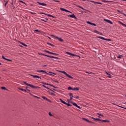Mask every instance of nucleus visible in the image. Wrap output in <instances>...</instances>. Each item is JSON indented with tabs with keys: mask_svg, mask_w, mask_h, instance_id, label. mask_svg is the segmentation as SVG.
<instances>
[{
	"mask_svg": "<svg viewBox=\"0 0 126 126\" xmlns=\"http://www.w3.org/2000/svg\"><path fill=\"white\" fill-rule=\"evenodd\" d=\"M54 94L53 93H51V95H54Z\"/></svg>",
	"mask_w": 126,
	"mask_h": 126,
	"instance_id": "nucleus-63",
	"label": "nucleus"
},
{
	"mask_svg": "<svg viewBox=\"0 0 126 126\" xmlns=\"http://www.w3.org/2000/svg\"><path fill=\"white\" fill-rule=\"evenodd\" d=\"M106 74H107V76L108 77V78H112V75L110 74H109L108 72H106Z\"/></svg>",
	"mask_w": 126,
	"mask_h": 126,
	"instance_id": "nucleus-16",
	"label": "nucleus"
},
{
	"mask_svg": "<svg viewBox=\"0 0 126 126\" xmlns=\"http://www.w3.org/2000/svg\"><path fill=\"white\" fill-rule=\"evenodd\" d=\"M40 20L45 22H47L48 20V19H44V20H43V19H40Z\"/></svg>",
	"mask_w": 126,
	"mask_h": 126,
	"instance_id": "nucleus-17",
	"label": "nucleus"
},
{
	"mask_svg": "<svg viewBox=\"0 0 126 126\" xmlns=\"http://www.w3.org/2000/svg\"><path fill=\"white\" fill-rule=\"evenodd\" d=\"M68 16L69 17H71L72 18H76V17H75V16L74 14H73L72 15H68Z\"/></svg>",
	"mask_w": 126,
	"mask_h": 126,
	"instance_id": "nucleus-15",
	"label": "nucleus"
},
{
	"mask_svg": "<svg viewBox=\"0 0 126 126\" xmlns=\"http://www.w3.org/2000/svg\"><path fill=\"white\" fill-rule=\"evenodd\" d=\"M46 100L49 101V102H51V101L48 98H47V100Z\"/></svg>",
	"mask_w": 126,
	"mask_h": 126,
	"instance_id": "nucleus-50",
	"label": "nucleus"
},
{
	"mask_svg": "<svg viewBox=\"0 0 126 126\" xmlns=\"http://www.w3.org/2000/svg\"><path fill=\"white\" fill-rule=\"evenodd\" d=\"M49 73L56 75V74H55V73H53V72H49Z\"/></svg>",
	"mask_w": 126,
	"mask_h": 126,
	"instance_id": "nucleus-52",
	"label": "nucleus"
},
{
	"mask_svg": "<svg viewBox=\"0 0 126 126\" xmlns=\"http://www.w3.org/2000/svg\"><path fill=\"white\" fill-rule=\"evenodd\" d=\"M104 21H105L106 22H107L111 25L113 24V22H111L110 20H107L106 19H104Z\"/></svg>",
	"mask_w": 126,
	"mask_h": 126,
	"instance_id": "nucleus-9",
	"label": "nucleus"
},
{
	"mask_svg": "<svg viewBox=\"0 0 126 126\" xmlns=\"http://www.w3.org/2000/svg\"><path fill=\"white\" fill-rule=\"evenodd\" d=\"M60 100L61 101V102L62 103H63V104H66V102H65V101H64L62 99H60Z\"/></svg>",
	"mask_w": 126,
	"mask_h": 126,
	"instance_id": "nucleus-23",
	"label": "nucleus"
},
{
	"mask_svg": "<svg viewBox=\"0 0 126 126\" xmlns=\"http://www.w3.org/2000/svg\"><path fill=\"white\" fill-rule=\"evenodd\" d=\"M49 58H50L56 59H57V60L59 59V58H58V57H54V56H50Z\"/></svg>",
	"mask_w": 126,
	"mask_h": 126,
	"instance_id": "nucleus-22",
	"label": "nucleus"
},
{
	"mask_svg": "<svg viewBox=\"0 0 126 126\" xmlns=\"http://www.w3.org/2000/svg\"><path fill=\"white\" fill-rule=\"evenodd\" d=\"M47 44L49 45H50V46H51L52 47L54 46V45H53L52 44H50V43H47Z\"/></svg>",
	"mask_w": 126,
	"mask_h": 126,
	"instance_id": "nucleus-34",
	"label": "nucleus"
},
{
	"mask_svg": "<svg viewBox=\"0 0 126 126\" xmlns=\"http://www.w3.org/2000/svg\"><path fill=\"white\" fill-rule=\"evenodd\" d=\"M65 105H66L67 106H72V105H70V104L67 103H66V104H65Z\"/></svg>",
	"mask_w": 126,
	"mask_h": 126,
	"instance_id": "nucleus-35",
	"label": "nucleus"
},
{
	"mask_svg": "<svg viewBox=\"0 0 126 126\" xmlns=\"http://www.w3.org/2000/svg\"><path fill=\"white\" fill-rule=\"evenodd\" d=\"M37 3H38L39 5H42L43 6H47V4H45V3H41L40 2H37Z\"/></svg>",
	"mask_w": 126,
	"mask_h": 126,
	"instance_id": "nucleus-10",
	"label": "nucleus"
},
{
	"mask_svg": "<svg viewBox=\"0 0 126 126\" xmlns=\"http://www.w3.org/2000/svg\"><path fill=\"white\" fill-rule=\"evenodd\" d=\"M31 76L33 77L34 78H37V79H40V77L37 76V75H31Z\"/></svg>",
	"mask_w": 126,
	"mask_h": 126,
	"instance_id": "nucleus-13",
	"label": "nucleus"
},
{
	"mask_svg": "<svg viewBox=\"0 0 126 126\" xmlns=\"http://www.w3.org/2000/svg\"><path fill=\"white\" fill-rule=\"evenodd\" d=\"M72 97H70V99H67V102L69 103L71 100H72Z\"/></svg>",
	"mask_w": 126,
	"mask_h": 126,
	"instance_id": "nucleus-24",
	"label": "nucleus"
},
{
	"mask_svg": "<svg viewBox=\"0 0 126 126\" xmlns=\"http://www.w3.org/2000/svg\"><path fill=\"white\" fill-rule=\"evenodd\" d=\"M94 32L98 34H100V32H98V31H96L95 30L94 31Z\"/></svg>",
	"mask_w": 126,
	"mask_h": 126,
	"instance_id": "nucleus-30",
	"label": "nucleus"
},
{
	"mask_svg": "<svg viewBox=\"0 0 126 126\" xmlns=\"http://www.w3.org/2000/svg\"><path fill=\"white\" fill-rule=\"evenodd\" d=\"M54 82H56V83H59V82L58 81H57V80H55Z\"/></svg>",
	"mask_w": 126,
	"mask_h": 126,
	"instance_id": "nucleus-53",
	"label": "nucleus"
},
{
	"mask_svg": "<svg viewBox=\"0 0 126 126\" xmlns=\"http://www.w3.org/2000/svg\"><path fill=\"white\" fill-rule=\"evenodd\" d=\"M120 24L122 25L123 26H125L126 27V25L125 24H123V23H122V22H119Z\"/></svg>",
	"mask_w": 126,
	"mask_h": 126,
	"instance_id": "nucleus-27",
	"label": "nucleus"
},
{
	"mask_svg": "<svg viewBox=\"0 0 126 126\" xmlns=\"http://www.w3.org/2000/svg\"><path fill=\"white\" fill-rule=\"evenodd\" d=\"M53 90L54 91H57L56 90H55V89H53Z\"/></svg>",
	"mask_w": 126,
	"mask_h": 126,
	"instance_id": "nucleus-62",
	"label": "nucleus"
},
{
	"mask_svg": "<svg viewBox=\"0 0 126 126\" xmlns=\"http://www.w3.org/2000/svg\"><path fill=\"white\" fill-rule=\"evenodd\" d=\"M45 52L47 53L50 54H54V53L50 52H49V51H46V50L45 51Z\"/></svg>",
	"mask_w": 126,
	"mask_h": 126,
	"instance_id": "nucleus-28",
	"label": "nucleus"
},
{
	"mask_svg": "<svg viewBox=\"0 0 126 126\" xmlns=\"http://www.w3.org/2000/svg\"><path fill=\"white\" fill-rule=\"evenodd\" d=\"M91 118L92 119H93V120H94V121L96 120V119H95V118L91 117Z\"/></svg>",
	"mask_w": 126,
	"mask_h": 126,
	"instance_id": "nucleus-49",
	"label": "nucleus"
},
{
	"mask_svg": "<svg viewBox=\"0 0 126 126\" xmlns=\"http://www.w3.org/2000/svg\"><path fill=\"white\" fill-rule=\"evenodd\" d=\"M87 23L88 24L90 25H93V26H96V24H94L93 23H91V22L88 21V22H87Z\"/></svg>",
	"mask_w": 126,
	"mask_h": 126,
	"instance_id": "nucleus-12",
	"label": "nucleus"
},
{
	"mask_svg": "<svg viewBox=\"0 0 126 126\" xmlns=\"http://www.w3.org/2000/svg\"><path fill=\"white\" fill-rule=\"evenodd\" d=\"M68 90H72V91H73V88H72L71 87H69L68 88Z\"/></svg>",
	"mask_w": 126,
	"mask_h": 126,
	"instance_id": "nucleus-31",
	"label": "nucleus"
},
{
	"mask_svg": "<svg viewBox=\"0 0 126 126\" xmlns=\"http://www.w3.org/2000/svg\"><path fill=\"white\" fill-rule=\"evenodd\" d=\"M43 54H39V55H42Z\"/></svg>",
	"mask_w": 126,
	"mask_h": 126,
	"instance_id": "nucleus-61",
	"label": "nucleus"
},
{
	"mask_svg": "<svg viewBox=\"0 0 126 126\" xmlns=\"http://www.w3.org/2000/svg\"><path fill=\"white\" fill-rule=\"evenodd\" d=\"M60 72L64 74V75H65L67 77H68L69 78H71L72 79H73V77H72V76H71L70 75H69L66 72H65L64 71H59Z\"/></svg>",
	"mask_w": 126,
	"mask_h": 126,
	"instance_id": "nucleus-2",
	"label": "nucleus"
},
{
	"mask_svg": "<svg viewBox=\"0 0 126 126\" xmlns=\"http://www.w3.org/2000/svg\"><path fill=\"white\" fill-rule=\"evenodd\" d=\"M51 87H53L54 88H58V87H55V86H54L52 85H51Z\"/></svg>",
	"mask_w": 126,
	"mask_h": 126,
	"instance_id": "nucleus-45",
	"label": "nucleus"
},
{
	"mask_svg": "<svg viewBox=\"0 0 126 126\" xmlns=\"http://www.w3.org/2000/svg\"><path fill=\"white\" fill-rule=\"evenodd\" d=\"M48 114H49V115L50 116H53V115H52V114H51V112H49Z\"/></svg>",
	"mask_w": 126,
	"mask_h": 126,
	"instance_id": "nucleus-44",
	"label": "nucleus"
},
{
	"mask_svg": "<svg viewBox=\"0 0 126 126\" xmlns=\"http://www.w3.org/2000/svg\"><path fill=\"white\" fill-rule=\"evenodd\" d=\"M80 8H81L82 9H84V8H83V7H80V6L79 7Z\"/></svg>",
	"mask_w": 126,
	"mask_h": 126,
	"instance_id": "nucleus-54",
	"label": "nucleus"
},
{
	"mask_svg": "<svg viewBox=\"0 0 126 126\" xmlns=\"http://www.w3.org/2000/svg\"><path fill=\"white\" fill-rule=\"evenodd\" d=\"M54 54H52V55H56V56H58V55H59V54H56V53H53Z\"/></svg>",
	"mask_w": 126,
	"mask_h": 126,
	"instance_id": "nucleus-47",
	"label": "nucleus"
},
{
	"mask_svg": "<svg viewBox=\"0 0 126 126\" xmlns=\"http://www.w3.org/2000/svg\"><path fill=\"white\" fill-rule=\"evenodd\" d=\"M7 3V2H6L5 4V6H6V4Z\"/></svg>",
	"mask_w": 126,
	"mask_h": 126,
	"instance_id": "nucleus-56",
	"label": "nucleus"
},
{
	"mask_svg": "<svg viewBox=\"0 0 126 126\" xmlns=\"http://www.w3.org/2000/svg\"><path fill=\"white\" fill-rule=\"evenodd\" d=\"M54 1H55L56 2H60L59 0H54Z\"/></svg>",
	"mask_w": 126,
	"mask_h": 126,
	"instance_id": "nucleus-46",
	"label": "nucleus"
},
{
	"mask_svg": "<svg viewBox=\"0 0 126 126\" xmlns=\"http://www.w3.org/2000/svg\"><path fill=\"white\" fill-rule=\"evenodd\" d=\"M34 32H40V31H39V30H34Z\"/></svg>",
	"mask_w": 126,
	"mask_h": 126,
	"instance_id": "nucleus-37",
	"label": "nucleus"
},
{
	"mask_svg": "<svg viewBox=\"0 0 126 126\" xmlns=\"http://www.w3.org/2000/svg\"><path fill=\"white\" fill-rule=\"evenodd\" d=\"M20 47H23V46L22 45H20Z\"/></svg>",
	"mask_w": 126,
	"mask_h": 126,
	"instance_id": "nucleus-64",
	"label": "nucleus"
},
{
	"mask_svg": "<svg viewBox=\"0 0 126 126\" xmlns=\"http://www.w3.org/2000/svg\"><path fill=\"white\" fill-rule=\"evenodd\" d=\"M51 91L53 92H54L51 89H49Z\"/></svg>",
	"mask_w": 126,
	"mask_h": 126,
	"instance_id": "nucleus-57",
	"label": "nucleus"
},
{
	"mask_svg": "<svg viewBox=\"0 0 126 126\" xmlns=\"http://www.w3.org/2000/svg\"><path fill=\"white\" fill-rule=\"evenodd\" d=\"M124 16L126 17V14H124Z\"/></svg>",
	"mask_w": 126,
	"mask_h": 126,
	"instance_id": "nucleus-60",
	"label": "nucleus"
},
{
	"mask_svg": "<svg viewBox=\"0 0 126 126\" xmlns=\"http://www.w3.org/2000/svg\"><path fill=\"white\" fill-rule=\"evenodd\" d=\"M66 54L69 55H71V56H72V57L77 56L76 55L71 54V53H69V52H66Z\"/></svg>",
	"mask_w": 126,
	"mask_h": 126,
	"instance_id": "nucleus-14",
	"label": "nucleus"
},
{
	"mask_svg": "<svg viewBox=\"0 0 126 126\" xmlns=\"http://www.w3.org/2000/svg\"><path fill=\"white\" fill-rule=\"evenodd\" d=\"M42 98L43 99H45L46 100H47V98L46 97L44 96H42Z\"/></svg>",
	"mask_w": 126,
	"mask_h": 126,
	"instance_id": "nucleus-36",
	"label": "nucleus"
},
{
	"mask_svg": "<svg viewBox=\"0 0 126 126\" xmlns=\"http://www.w3.org/2000/svg\"><path fill=\"white\" fill-rule=\"evenodd\" d=\"M105 40L110 41H111V39H105Z\"/></svg>",
	"mask_w": 126,
	"mask_h": 126,
	"instance_id": "nucleus-43",
	"label": "nucleus"
},
{
	"mask_svg": "<svg viewBox=\"0 0 126 126\" xmlns=\"http://www.w3.org/2000/svg\"><path fill=\"white\" fill-rule=\"evenodd\" d=\"M90 2L94 4H102V3H100V2H95L94 0H90Z\"/></svg>",
	"mask_w": 126,
	"mask_h": 126,
	"instance_id": "nucleus-11",
	"label": "nucleus"
},
{
	"mask_svg": "<svg viewBox=\"0 0 126 126\" xmlns=\"http://www.w3.org/2000/svg\"><path fill=\"white\" fill-rule=\"evenodd\" d=\"M68 95H69V96H72V97L76 98V99H78L79 98L78 96H75L74 95L73 96L72 93H69V94H68Z\"/></svg>",
	"mask_w": 126,
	"mask_h": 126,
	"instance_id": "nucleus-7",
	"label": "nucleus"
},
{
	"mask_svg": "<svg viewBox=\"0 0 126 126\" xmlns=\"http://www.w3.org/2000/svg\"><path fill=\"white\" fill-rule=\"evenodd\" d=\"M19 43H21V44H22L23 46H25V47H27V45L26 44H25L24 43H22L20 41H19Z\"/></svg>",
	"mask_w": 126,
	"mask_h": 126,
	"instance_id": "nucleus-26",
	"label": "nucleus"
},
{
	"mask_svg": "<svg viewBox=\"0 0 126 126\" xmlns=\"http://www.w3.org/2000/svg\"><path fill=\"white\" fill-rule=\"evenodd\" d=\"M91 118L92 119H93V120H94V121L96 120V119H95V118L91 117Z\"/></svg>",
	"mask_w": 126,
	"mask_h": 126,
	"instance_id": "nucleus-48",
	"label": "nucleus"
},
{
	"mask_svg": "<svg viewBox=\"0 0 126 126\" xmlns=\"http://www.w3.org/2000/svg\"><path fill=\"white\" fill-rule=\"evenodd\" d=\"M19 2H22L25 4H26L25 2H24L23 0H19Z\"/></svg>",
	"mask_w": 126,
	"mask_h": 126,
	"instance_id": "nucleus-32",
	"label": "nucleus"
},
{
	"mask_svg": "<svg viewBox=\"0 0 126 126\" xmlns=\"http://www.w3.org/2000/svg\"><path fill=\"white\" fill-rule=\"evenodd\" d=\"M44 88H46V89H50L49 88H47V87H46L45 85H42Z\"/></svg>",
	"mask_w": 126,
	"mask_h": 126,
	"instance_id": "nucleus-40",
	"label": "nucleus"
},
{
	"mask_svg": "<svg viewBox=\"0 0 126 126\" xmlns=\"http://www.w3.org/2000/svg\"><path fill=\"white\" fill-rule=\"evenodd\" d=\"M42 55L44 56L48 57H49V58H50V56L46 55H45L44 54H42Z\"/></svg>",
	"mask_w": 126,
	"mask_h": 126,
	"instance_id": "nucleus-38",
	"label": "nucleus"
},
{
	"mask_svg": "<svg viewBox=\"0 0 126 126\" xmlns=\"http://www.w3.org/2000/svg\"><path fill=\"white\" fill-rule=\"evenodd\" d=\"M44 85L50 86H52V85L49 84L48 83H45Z\"/></svg>",
	"mask_w": 126,
	"mask_h": 126,
	"instance_id": "nucleus-42",
	"label": "nucleus"
},
{
	"mask_svg": "<svg viewBox=\"0 0 126 126\" xmlns=\"http://www.w3.org/2000/svg\"><path fill=\"white\" fill-rule=\"evenodd\" d=\"M2 58H3L4 60H5L6 61L12 62V60H9V59H6L3 56H2Z\"/></svg>",
	"mask_w": 126,
	"mask_h": 126,
	"instance_id": "nucleus-19",
	"label": "nucleus"
},
{
	"mask_svg": "<svg viewBox=\"0 0 126 126\" xmlns=\"http://www.w3.org/2000/svg\"><path fill=\"white\" fill-rule=\"evenodd\" d=\"M53 36L55 38H57L60 42H63V40L62 38H59L58 37H57L54 35H53Z\"/></svg>",
	"mask_w": 126,
	"mask_h": 126,
	"instance_id": "nucleus-6",
	"label": "nucleus"
},
{
	"mask_svg": "<svg viewBox=\"0 0 126 126\" xmlns=\"http://www.w3.org/2000/svg\"><path fill=\"white\" fill-rule=\"evenodd\" d=\"M101 121V120H100V119L96 118V119H95V121Z\"/></svg>",
	"mask_w": 126,
	"mask_h": 126,
	"instance_id": "nucleus-39",
	"label": "nucleus"
},
{
	"mask_svg": "<svg viewBox=\"0 0 126 126\" xmlns=\"http://www.w3.org/2000/svg\"><path fill=\"white\" fill-rule=\"evenodd\" d=\"M82 120H85V121H87L88 123H93L91 121H90L88 119H86V118H82Z\"/></svg>",
	"mask_w": 126,
	"mask_h": 126,
	"instance_id": "nucleus-18",
	"label": "nucleus"
},
{
	"mask_svg": "<svg viewBox=\"0 0 126 126\" xmlns=\"http://www.w3.org/2000/svg\"><path fill=\"white\" fill-rule=\"evenodd\" d=\"M34 97H36V98H40V97H38L37 96H34Z\"/></svg>",
	"mask_w": 126,
	"mask_h": 126,
	"instance_id": "nucleus-55",
	"label": "nucleus"
},
{
	"mask_svg": "<svg viewBox=\"0 0 126 126\" xmlns=\"http://www.w3.org/2000/svg\"><path fill=\"white\" fill-rule=\"evenodd\" d=\"M28 90V91H29V92H31V91L30 90Z\"/></svg>",
	"mask_w": 126,
	"mask_h": 126,
	"instance_id": "nucleus-59",
	"label": "nucleus"
},
{
	"mask_svg": "<svg viewBox=\"0 0 126 126\" xmlns=\"http://www.w3.org/2000/svg\"><path fill=\"white\" fill-rule=\"evenodd\" d=\"M24 83L25 84H26L27 86H30V87L32 88H33V89L39 88V87L35 86H33V85H31V84L27 83L26 82H24Z\"/></svg>",
	"mask_w": 126,
	"mask_h": 126,
	"instance_id": "nucleus-1",
	"label": "nucleus"
},
{
	"mask_svg": "<svg viewBox=\"0 0 126 126\" xmlns=\"http://www.w3.org/2000/svg\"><path fill=\"white\" fill-rule=\"evenodd\" d=\"M37 72H43V73H45V74H48V75H51V76H52V75H52V74H50L47 73V72H46V71H45V70H37Z\"/></svg>",
	"mask_w": 126,
	"mask_h": 126,
	"instance_id": "nucleus-5",
	"label": "nucleus"
},
{
	"mask_svg": "<svg viewBox=\"0 0 126 126\" xmlns=\"http://www.w3.org/2000/svg\"><path fill=\"white\" fill-rule=\"evenodd\" d=\"M60 10L63 11H65L72 13L71 12H70V11H68V10H66V9H64V8H60Z\"/></svg>",
	"mask_w": 126,
	"mask_h": 126,
	"instance_id": "nucleus-8",
	"label": "nucleus"
},
{
	"mask_svg": "<svg viewBox=\"0 0 126 126\" xmlns=\"http://www.w3.org/2000/svg\"><path fill=\"white\" fill-rule=\"evenodd\" d=\"M97 38H99V39H101V40H105V38H104V37H101V36H98V37H97Z\"/></svg>",
	"mask_w": 126,
	"mask_h": 126,
	"instance_id": "nucleus-25",
	"label": "nucleus"
},
{
	"mask_svg": "<svg viewBox=\"0 0 126 126\" xmlns=\"http://www.w3.org/2000/svg\"><path fill=\"white\" fill-rule=\"evenodd\" d=\"M123 57L122 55H119L117 56V59H120L122 58V57Z\"/></svg>",
	"mask_w": 126,
	"mask_h": 126,
	"instance_id": "nucleus-33",
	"label": "nucleus"
},
{
	"mask_svg": "<svg viewBox=\"0 0 126 126\" xmlns=\"http://www.w3.org/2000/svg\"><path fill=\"white\" fill-rule=\"evenodd\" d=\"M70 103H71L73 105L76 106L77 108H79V109H81V107L78 106V105L75 102H73L72 101H70Z\"/></svg>",
	"mask_w": 126,
	"mask_h": 126,
	"instance_id": "nucleus-3",
	"label": "nucleus"
},
{
	"mask_svg": "<svg viewBox=\"0 0 126 126\" xmlns=\"http://www.w3.org/2000/svg\"><path fill=\"white\" fill-rule=\"evenodd\" d=\"M79 90H80V88H73V91H79Z\"/></svg>",
	"mask_w": 126,
	"mask_h": 126,
	"instance_id": "nucleus-20",
	"label": "nucleus"
},
{
	"mask_svg": "<svg viewBox=\"0 0 126 126\" xmlns=\"http://www.w3.org/2000/svg\"><path fill=\"white\" fill-rule=\"evenodd\" d=\"M40 14H44V15H47V16H48L49 17L55 18L54 16H52V15H50V14H45V13H42V12L40 13Z\"/></svg>",
	"mask_w": 126,
	"mask_h": 126,
	"instance_id": "nucleus-4",
	"label": "nucleus"
},
{
	"mask_svg": "<svg viewBox=\"0 0 126 126\" xmlns=\"http://www.w3.org/2000/svg\"><path fill=\"white\" fill-rule=\"evenodd\" d=\"M11 4H12V5L13 6V4H14L13 2L12 3H11Z\"/></svg>",
	"mask_w": 126,
	"mask_h": 126,
	"instance_id": "nucleus-58",
	"label": "nucleus"
},
{
	"mask_svg": "<svg viewBox=\"0 0 126 126\" xmlns=\"http://www.w3.org/2000/svg\"><path fill=\"white\" fill-rule=\"evenodd\" d=\"M101 121L102 122H104V123L110 122V121L109 120H101Z\"/></svg>",
	"mask_w": 126,
	"mask_h": 126,
	"instance_id": "nucleus-21",
	"label": "nucleus"
},
{
	"mask_svg": "<svg viewBox=\"0 0 126 126\" xmlns=\"http://www.w3.org/2000/svg\"><path fill=\"white\" fill-rule=\"evenodd\" d=\"M19 90H21L23 92H27V91L25 89H23L20 88V89H19Z\"/></svg>",
	"mask_w": 126,
	"mask_h": 126,
	"instance_id": "nucleus-29",
	"label": "nucleus"
},
{
	"mask_svg": "<svg viewBox=\"0 0 126 126\" xmlns=\"http://www.w3.org/2000/svg\"><path fill=\"white\" fill-rule=\"evenodd\" d=\"M1 89H4V90H6V89L5 87H2Z\"/></svg>",
	"mask_w": 126,
	"mask_h": 126,
	"instance_id": "nucleus-51",
	"label": "nucleus"
},
{
	"mask_svg": "<svg viewBox=\"0 0 126 126\" xmlns=\"http://www.w3.org/2000/svg\"><path fill=\"white\" fill-rule=\"evenodd\" d=\"M97 114L98 116H99L104 117V116H103V115H101V114H99V113H97Z\"/></svg>",
	"mask_w": 126,
	"mask_h": 126,
	"instance_id": "nucleus-41",
	"label": "nucleus"
}]
</instances>
